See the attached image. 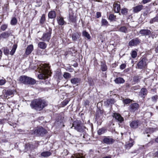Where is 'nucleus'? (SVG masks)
<instances>
[{"label":"nucleus","instance_id":"obj_16","mask_svg":"<svg viewBox=\"0 0 158 158\" xmlns=\"http://www.w3.org/2000/svg\"><path fill=\"white\" fill-rule=\"evenodd\" d=\"M143 5H137L133 8V11L134 13H137L140 11L143 8Z\"/></svg>","mask_w":158,"mask_h":158},{"label":"nucleus","instance_id":"obj_52","mask_svg":"<svg viewBox=\"0 0 158 158\" xmlns=\"http://www.w3.org/2000/svg\"><path fill=\"white\" fill-rule=\"evenodd\" d=\"M152 0H143L141 2L143 4H145L147 3L150 2Z\"/></svg>","mask_w":158,"mask_h":158},{"label":"nucleus","instance_id":"obj_13","mask_svg":"<svg viewBox=\"0 0 158 158\" xmlns=\"http://www.w3.org/2000/svg\"><path fill=\"white\" fill-rule=\"evenodd\" d=\"M139 108V104L136 103H133L130 106V110L131 112H135Z\"/></svg>","mask_w":158,"mask_h":158},{"label":"nucleus","instance_id":"obj_2","mask_svg":"<svg viewBox=\"0 0 158 158\" xmlns=\"http://www.w3.org/2000/svg\"><path fill=\"white\" fill-rule=\"evenodd\" d=\"M30 105L32 109L37 111H40L47 106L48 104L43 99H34L31 101Z\"/></svg>","mask_w":158,"mask_h":158},{"label":"nucleus","instance_id":"obj_48","mask_svg":"<svg viewBox=\"0 0 158 158\" xmlns=\"http://www.w3.org/2000/svg\"><path fill=\"white\" fill-rule=\"evenodd\" d=\"M71 158H83L79 154H74L71 156Z\"/></svg>","mask_w":158,"mask_h":158},{"label":"nucleus","instance_id":"obj_37","mask_svg":"<svg viewBox=\"0 0 158 158\" xmlns=\"http://www.w3.org/2000/svg\"><path fill=\"white\" fill-rule=\"evenodd\" d=\"M105 129L103 128L99 129L98 131V133L99 135H101L105 132Z\"/></svg>","mask_w":158,"mask_h":158},{"label":"nucleus","instance_id":"obj_30","mask_svg":"<svg viewBox=\"0 0 158 158\" xmlns=\"http://www.w3.org/2000/svg\"><path fill=\"white\" fill-rule=\"evenodd\" d=\"M158 21V14L150 21L149 23L150 24H152L154 22Z\"/></svg>","mask_w":158,"mask_h":158},{"label":"nucleus","instance_id":"obj_64","mask_svg":"<svg viewBox=\"0 0 158 158\" xmlns=\"http://www.w3.org/2000/svg\"><path fill=\"white\" fill-rule=\"evenodd\" d=\"M156 52H158V46L156 48Z\"/></svg>","mask_w":158,"mask_h":158},{"label":"nucleus","instance_id":"obj_43","mask_svg":"<svg viewBox=\"0 0 158 158\" xmlns=\"http://www.w3.org/2000/svg\"><path fill=\"white\" fill-rule=\"evenodd\" d=\"M45 20V15H43L41 16L40 20V22L41 24H43L44 23Z\"/></svg>","mask_w":158,"mask_h":158},{"label":"nucleus","instance_id":"obj_58","mask_svg":"<svg viewBox=\"0 0 158 158\" xmlns=\"http://www.w3.org/2000/svg\"><path fill=\"white\" fill-rule=\"evenodd\" d=\"M9 52V50L8 49H6V50H4V53L6 54V53H7Z\"/></svg>","mask_w":158,"mask_h":158},{"label":"nucleus","instance_id":"obj_23","mask_svg":"<svg viewBox=\"0 0 158 158\" xmlns=\"http://www.w3.org/2000/svg\"><path fill=\"white\" fill-rule=\"evenodd\" d=\"M36 82V80L30 77H28L27 85H33L35 84Z\"/></svg>","mask_w":158,"mask_h":158},{"label":"nucleus","instance_id":"obj_25","mask_svg":"<svg viewBox=\"0 0 158 158\" xmlns=\"http://www.w3.org/2000/svg\"><path fill=\"white\" fill-rule=\"evenodd\" d=\"M115 82L117 84L123 83L124 82V80L121 77H118L114 80Z\"/></svg>","mask_w":158,"mask_h":158},{"label":"nucleus","instance_id":"obj_11","mask_svg":"<svg viewBox=\"0 0 158 158\" xmlns=\"http://www.w3.org/2000/svg\"><path fill=\"white\" fill-rule=\"evenodd\" d=\"M113 117L115 118L118 122L122 123L124 120V119L119 114L117 113H114L113 115Z\"/></svg>","mask_w":158,"mask_h":158},{"label":"nucleus","instance_id":"obj_49","mask_svg":"<svg viewBox=\"0 0 158 158\" xmlns=\"http://www.w3.org/2000/svg\"><path fill=\"white\" fill-rule=\"evenodd\" d=\"M7 24H3L1 26V29L2 31H4L7 28Z\"/></svg>","mask_w":158,"mask_h":158},{"label":"nucleus","instance_id":"obj_3","mask_svg":"<svg viewBox=\"0 0 158 158\" xmlns=\"http://www.w3.org/2000/svg\"><path fill=\"white\" fill-rule=\"evenodd\" d=\"M52 31V29L49 27L47 31L43 34L40 40L44 41L49 42L51 38Z\"/></svg>","mask_w":158,"mask_h":158},{"label":"nucleus","instance_id":"obj_19","mask_svg":"<svg viewBox=\"0 0 158 158\" xmlns=\"http://www.w3.org/2000/svg\"><path fill=\"white\" fill-rule=\"evenodd\" d=\"M80 33L78 32H76L72 34V39L73 41H76L77 39H79L80 36Z\"/></svg>","mask_w":158,"mask_h":158},{"label":"nucleus","instance_id":"obj_53","mask_svg":"<svg viewBox=\"0 0 158 158\" xmlns=\"http://www.w3.org/2000/svg\"><path fill=\"white\" fill-rule=\"evenodd\" d=\"M126 65L125 64H123L121 65L120 68L122 69H123L125 68Z\"/></svg>","mask_w":158,"mask_h":158},{"label":"nucleus","instance_id":"obj_27","mask_svg":"<svg viewBox=\"0 0 158 158\" xmlns=\"http://www.w3.org/2000/svg\"><path fill=\"white\" fill-rule=\"evenodd\" d=\"M119 31L125 33H127L128 32L127 28L125 26H122L119 29Z\"/></svg>","mask_w":158,"mask_h":158},{"label":"nucleus","instance_id":"obj_45","mask_svg":"<svg viewBox=\"0 0 158 158\" xmlns=\"http://www.w3.org/2000/svg\"><path fill=\"white\" fill-rule=\"evenodd\" d=\"M153 141H150L149 143H148L147 144H146L145 145L142 146V148L145 149V148H147L148 146H150L152 145L153 144Z\"/></svg>","mask_w":158,"mask_h":158},{"label":"nucleus","instance_id":"obj_38","mask_svg":"<svg viewBox=\"0 0 158 158\" xmlns=\"http://www.w3.org/2000/svg\"><path fill=\"white\" fill-rule=\"evenodd\" d=\"M102 26H107L108 23L106 19H102L101 21Z\"/></svg>","mask_w":158,"mask_h":158},{"label":"nucleus","instance_id":"obj_51","mask_svg":"<svg viewBox=\"0 0 158 158\" xmlns=\"http://www.w3.org/2000/svg\"><path fill=\"white\" fill-rule=\"evenodd\" d=\"M6 82L5 79H1L0 80V85H4Z\"/></svg>","mask_w":158,"mask_h":158},{"label":"nucleus","instance_id":"obj_14","mask_svg":"<svg viewBox=\"0 0 158 158\" xmlns=\"http://www.w3.org/2000/svg\"><path fill=\"white\" fill-rule=\"evenodd\" d=\"M115 2L113 4V7L114 12L116 13H118L120 10V5L119 2Z\"/></svg>","mask_w":158,"mask_h":158},{"label":"nucleus","instance_id":"obj_28","mask_svg":"<svg viewBox=\"0 0 158 158\" xmlns=\"http://www.w3.org/2000/svg\"><path fill=\"white\" fill-rule=\"evenodd\" d=\"M51 154V153L49 151L43 152L41 153V156L44 157H47Z\"/></svg>","mask_w":158,"mask_h":158},{"label":"nucleus","instance_id":"obj_8","mask_svg":"<svg viewBox=\"0 0 158 158\" xmlns=\"http://www.w3.org/2000/svg\"><path fill=\"white\" fill-rule=\"evenodd\" d=\"M39 145L38 142H35L32 143H28L26 144L25 148L28 149V148L34 149L37 147Z\"/></svg>","mask_w":158,"mask_h":158},{"label":"nucleus","instance_id":"obj_62","mask_svg":"<svg viewBox=\"0 0 158 158\" xmlns=\"http://www.w3.org/2000/svg\"><path fill=\"white\" fill-rule=\"evenodd\" d=\"M155 141L158 143V137L155 139Z\"/></svg>","mask_w":158,"mask_h":158},{"label":"nucleus","instance_id":"obj_47","mask_svg":"<svg viewBox=\"0 0 158 158\" xmlns=\"http://www.w3.org/2000/svg\"><path fill=\"white\" fill-rule=\"evenodd\" d=\"M69 100L68 99H65L61 102V104L63 106H64L67 105L69 102Z\"/></svg>","mask_w":158,"mask_h":158},{"label":"nucleus","instance_id":"obj_63","mask_svg":"<svg viewBox=\"0 0 158 158\" xmlns=\"http://www.w3.org/2000/svg\"><path fill=\"white\" fill-rule=\"evenodd\" d=\"M103 158H111V157L110 156H106L103 157Z\"/></svg>","mask_w":158,"mask_h":158},{"label":"nucleus","instance_id":"obj_34","mask_svg":"<svg viewBox=\"0 0 158 158\" xmlns=\"http://www.w3.org/2000/svg\"><path fill=\"white\" fill-rule=\"evenodd\" d=\"M82 35L83 36L86 37L88 39H89L90 38V36L89 34L86 31H83Z\"/></svg>","mask_w":158,"mask_h":158},{"label":"nucleus","instance_id":"obj_7","mask_svg":"<svg viewBox=\"0 0 158 158\" xmlns=\"http://www.w3.org/2000/svg\"><path fill=\"white\" fill-rule=\"evenodd\" d=\"M114 141V139L110 136H106L103 140V142L107 144H112Z\"/></svg>","mask_w":158,"mask_h":158},{"label":"nucleus","instance_id":"obj_42","mask_svg":"<svg viewBox=\"0 0 158 158\" xmlns=\"http://www.w3.org/2000/svg\"><path fill=\"white\" fill-rule=\"evenodd\" d=\"M131 99H123V102L125 105H127L131 102Z\"/></svg>","mask_w":158,"mask_h":158},{"label":"nucleus","instance_id":"obj_41","mask_svg":"<svg viewBox=\"0 0 158 158\" xmlns=\"http://www.w3.org/2000/svg\"><path fill=\"white\" fill-rule=\"evenodd\" d=\"M63 76L65 78H69L71 77V74L69 73L65 72L64 73Z\"/></svg>","mask_w":158,"mask_h":158},{"label":"nucleus","instance_id":"obj_40","mask_svg":"<svg viewBox=\"0 0 158 158\" xmlns=\"http://www.w3.org/2000/svg\"><path fill=\"white\" fill-rule=\"evenodd\" d=\"M131 54L132 57L133 58H136L137 56V52L135 50L132 51Z\"/></svg>","mask_w":158,"mask_h":158},{"label":"nucleus","instance_id":"obj_15","mask_svg":"<svg viewBox=\"0 0 158 158\" xmlns=\"http://www.w3.org/2000/svg\"><path fill=\"white\" fill-rule=\"evenodd\" d=\"M139 32L143 36L148 35L151 33L150 31L148 29H142Z\"/></svg>","mask_w":158,"mask_h":158},{"label":"nucleus","instance_id":"obj_10","mask_svg":"<svg viewBox=\"0 0 158 158\" xmlns=\"http://www.w3.org/2000/svg\"><path fill=\"white\" fill-rule=\"evenodd\" d=\"M140 42V40L138 38L133 39L130 41L129 43L130 46H135L139 44Z\"/></svg>","mask_w":158,"mask_h":158},{"label":"nucleus","instance_id":"obj_31","mask_svg":"<svg viewBox=\"0 0 158 158\" xmlns=\"http://www.w3.org/2000/svg\"><path fill=\"white\" fill-rule=\"evenodd\" d=\"M58 23L60 25H63L64 24V21L63 19L62 18L60 17L58 18L57 19Z\"/></svg>","mask_w":158,"mask_h":158},{"label":"nucleus","instance_id":"obj_20","mask_svg":"<svg viewBox=\"0 0 158 158\" xmlns=\"http://www.w3.org/2000/svg\"><path fill=\"white\" fill-rule=\"evenodd\" d=\"M157 129L156 128H146L145 131L144 132V134H151L154 131H156Z\"/></svg>","mask_w":158,"mask_h":158},{"label":"nucleus","instance_id":"obj_33","mask_svg":"<svg viewBox=\"0 0 158 158\" xmlns=\"http://www.w3.org/2000/svg\"><path fill=\"white\" fill-rule=\"evenodd\" d=\"M17 22V20L15 17H13L11 19L10 21V24L12 25H15Z\"/></svg>","mask_w":158,"mask_h":158},{"label":"nucleus","instance_id":"obj_4","mask_svg":"<svg viewBox=\"0 0 158 158\" xmlns=\"http://www.w3.org/2000/svg\"><path fill=\"white\" fill-rule=\"evenodd\" d=\"M81 122L79 120H76L74 121L73 123L71 128L74 127V128L79 132L82 131V129L81 125Z\"/></svg>","mask_w":158,"mask_h":158},{"label":"nucleus","instance_id":"obj_1","mask_svg":"<svg viewBox=\"0 0 158 158\" xmlns=\"http://www.w3.org/2000/svg\"><path fill=\"white\" fill-rule=\"evenodd\" d=\"M49 67L48 64H41L38 66L39 72L40 74L38 77L40 79H45L48 78V76H50V72L49 70Z\"/></svg>","mask_w":158,"mask_h":158},{"label":"nucleus","instance_id":"obj_39","mask_svg":"<svg viewBox=\"0 0 158 158\" xmlns=\"http://www.w3.org/2000/svg\"><path fill=\"white\" fill-rule=\"evenodd\" d=\"M69 19L72 22H76V16L69 15Z\"/></svg>","mask_w":158,"mask_h":158},{"label":"nucleus","instance_id":"obj_36","mask_svg":"<svg viewBox=\"0 0 158 158\" xmlns=\"http://www.w3.org/2000/svg\"><path fill=\"white\" fill-rule=\"evenodd\" d=\"M133 145L132 142H131L127 143L125 145V147L126 149H129Z\"/></svg>","mask_w":158,"mask_h":158},{"label":"nucleus","instance_id":"obj_59","mask_svg":"<svg viewBox=\"0 0 158 158\" xmlns=\"http://www.w3.org/2000/svg\"><path fill=\"white\" fill-rule=\"evenodd\" d=\"M102 35H100V37H99V39H101V42L102 43H103L104 41V40L102 39L101 38H102Z\"/></svg>","mask_w":158,"mask_h":158},{"label":"nucleus","instance_id":"obj_56","mask_svg":"<svg viewBox=\"0 0 158 158\" xmlns=\"http://www.w3.org/2000/svg\"><path fill=\"white\" fill-rule=\"evenodd\" d=\"M68 69H69V71L70 72H72L73 71V70H74L73 69L71 68V67H70V68H68Z\"/></svg>","mask_w":158,"mask_h":158},{"label":"nucleus","instance_id":"obj_5","mask_svg":"<svg viewBox=\"0 0 158 158\" xmlns=\"http://www.w3.org/2000/svg\"><path fill=\"white\" fill-rule=\"evenodd\" d=\"M146 60L144 58L140 59L137 64L138 68L139 69H144L146 68Z\"/></svg>","mask_w":158,"mask_h":158},{"label":"nucleus","instance_id":"obj_61","mask_svg":"<svg viewBox=\"0 0 158 158\" xmlns=\"http://www.w3.org/2000/svg\"><path fill=\"white\" fill-rule=\"evenodd\" d=\"M157 98V96H155L152 98V99H156Z\"/></svg>","mask_w":158,"mask_h":158},{"label":"nucleus","instance_id":"obj_44","mask_svg":"<svg viewBox=\"0 0 158 158\" xmlns=\"http://www.w3.org/2000/svg\"><path fill=\"white\" fill-rule=\"evenodd\" d=\"M127 9L126 8H123L121 10V13L123 15H126L127 14Z\"/></svg>","mask_w":158,"mask_h":158},{"label":"nucleus","instance_id":"obj_18","mask_svg":"<svg viewBox=\"0 0 158 158\" xmlns=\"http://www.w3.org/2000/svg\"><path fill=\"white\" fill-rule=\"evenodd\" d=\"M147 91L146 89L145 88H142L139 94L140 98H145L144 96L147 94Z\"/></svg>","mask_w":158,"mask_h":158},{"label":"nucleus","instance_id":"obj_57","mask_svg":"<svg viewBox=\"0 0 158 158\" xmlns=\"http://www.w3.org/2000/svg\"><path fill=\"white\" fill-rule=\"evenodd\" d=\"M74 67H77L78 66V64L77 63H75L73 65Z\"/></svg>","mask_w":158,"mask_h":158},{"label":"nucleus","instance_id":"obj_60","mask_svg":"<svg viewBox=\"0 0 158 158\" xmlns=\"http://www.w3.org/2000/svg\"><path fill=\"white\" fill-rule=\"evenodd\" d=\"M2 52L1 50L0 49V58H1V57L2 56Z\"/></svg>","mask_w":158,"mask_h":158},{"label":"nucleus","instance_id":"obj_32","mask_svg":"<svg viewBox=\"0 0 158 158\" xmlns=\"http://www.w3.org/2000/svg\"><path fill=\"white\" fill-rule=\"evenodd\" d=\"M17 47V46L16 44H14L13 45L12 48L10 52V54L11 55H14L15 52Z\"/></svg>","mask_w":158,"mask_h":158},{"label":"nucleus","instance_id":"obj_17","mask_svg":"<svg viewBox=\"0 0 158 158\" xmlns=\"http://www.w3.org/2000/svg\"><path fill=\"white\" fill-rule=\"evenodd\" d=\"M33 50V46L31 44L28 46L27 47L26 51L25 53L27 55L30 54Z\"/></svg>","mask_w":158,"mask_h":158},{"label":"nucleus","instance_id":"obj_9","mask_svg":"<svg viewBox=\"0 0 158 158\" xmlns=\"http://www.w3.org/2000/svg\"><path fill=\"white\" fill-rule=\"evenodd\" d=\"M10 34L11 33L9 31H6L2 33L0 35V40L8 39Z\"/></svg>","mask_w":158,"mask_h":158},{"label":"nucleus","instance_id":"obj_12","mask_svg":"<svg viewBox=\"0 0 158 158\" xmlns=\"http://www.w3.org/2000/svg\"><path fill=\"white\" fill-rule=\"evenodd\" d=\"M28 77L24 75L22 76L19 77V81L21 83L27 85Z\"/></svg>","mask_w":158,"mask_h":158},{"label":"nucleus","instance_id":"obj_26","mask_svg":"<svg viewBox=\"0 0 158 158\" xmlns=\"http://www.w3.org/2000/svg\"><path fill=\"white\" fill-rule=\"evenodd\" d=\"M48 16L50 18H54L56 16V12L54 11H51L49 12Z\"/></svg>","mask_w":158,"mask_h":158},{"label":"nucleus","instance_id":"obj_35","mask_svg":"<svg viewBox=\"0 0 158 158\" xmlns=\"http://www.w3.org/2000/svg\"><path fill=\"white\" fill-rule=\"evenodd\" d=\"M101 69L103 71H105L107 70V67L105 64L102 63L101 64Z\"/></svg>","mask_w":158,"mask_h":158},{"label":"nucleus","instance_id":"obj_54","mask_svg":"<svg viewBox=\"0 0 158 158\" xmlns=\"http://www.w3.org/2000/svg\"><path fill=\"white\" fill-rule=\"evenodd\" d=\"M96 14L97 18H99L101 16V13L100 12H97Z\"/></svg>","mask_w":158,"mask_h":158},{"label":"nucleus","instance_id":"obj_55","mask_svg":"<svg viewBox=\"0 0 158 158\" xmlns=\"http://www.w3.org/2000/svg\"><path fill=\"white\" fill-rule=\"evenodd\" d=\"M148 12L147 11H145V12H144L143 13V15L145 17H146L148 15Z\"/></svg>","mask_w":158,"mask_h":158},{"label":"nucleus","instance_id":"obj_24","mask_svg":"<svg viewBox=\"0 0 158 158\" xmlns=\"http://www.w3.org/2000/svg\"><path fill=\"white\" fill-rule=\"evenodd\" d=\"M38 46L41 49H45L47 47V44L44 42H40L38 43Z\"/></svg>","mask_w":158,"mask_h":158},{"label":"nucleus","instance_id":"obj_50","mask_svg":"<svg viewBox=\"0 0 158 158\" xmlns=\"http://www.w3.org/2000/svg\"><path fill=\"white\" fill-rule=\"evenodd\" d=\"M139 79V77L138 76H135L133 77V80L135 82L138 81Z\"/></svg>","mask_w":158,"mask_h":158},{"label":"nucleus","instance_id":"obj_29","mask_svg":"<svg viewBox=\"0 0 158 158\" xmlns=\"http://www.w3.org/2000/svg\"><path fill=\"white\" fill-rule=\"evenodd\" d=\"M114 99H106V101H105V103L106 105H109L114 103Z\"/></svg>","mask_w":158,"mask_h":158},{"label":"nucleus","instance_id":"obj_21","mask_svg":"<svg viewBox=\"0 0 158 158\" xmlns=\"http://www.w3.org/2000/svg\"><path fill=\"white\" fill-rule=\"evenodd\" d=\"M139 125V122L138 121H134L130 124V126L131 128H137Z\"/></svg>","mask_w":158,"mask_h":158},{"label":"nucleus","instance_id":"obj_6","mask_svg":"<svg viewBox=\"0 0 158 158\" xmlns=\"http://www.w3.org/2000/svg\"><path fill=\"white\" fill-rule=\"evenodd\" d=\"M46 132V130L42 127L38 128L34 132L35 134L36 133V135L38 136L43 135L45 134Z\"/></svg>","mask_w":158,"mask_h":158},{"label":"nucleus","instance_id":"obj_46","mask_svg":"<svg viewBox=\"0 0 158 158\" xmlns=\"http://www.w3.org/2000/svg\"><path fill=\"white\" fill-rule=\"evenodd\" d=\"M116 19V16L113 14H110L109 16V19L111 20H114Z\"/></svg>","mask_w":158,"mask_h":158},{"label":"nucleus","instance_id":"obj_22","mask_svg":"<svg viewBox=\"0 0 158 158\" xmlns=\"http://www.w3.org/2000/svg\"><path fill=\"white\" fill-rule=\"evenodd\" d=\"M81 79L78 78H74L71 80V83L73 85H77L80 82Z\"/></svg>","mask_w":158,"mask_h":158}]
</instances>
